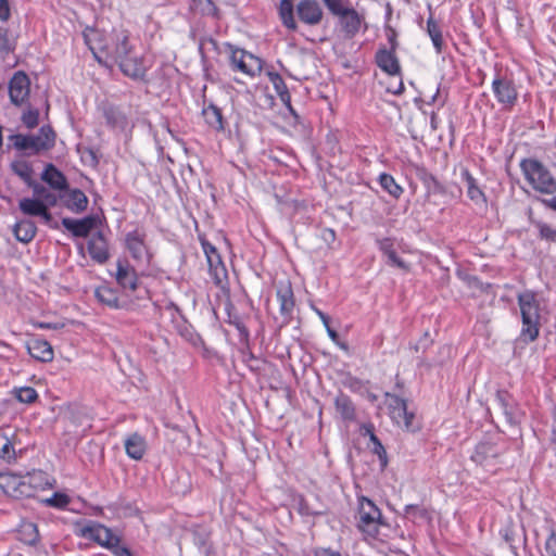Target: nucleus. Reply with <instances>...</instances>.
I'll use <instances>...</instances> for the list:
<instances>
[{
  "label": "nucleus",
  "instance_id": "1",
  "mask_svg": "<svg viewBox=\"0 0 556 556\" xmlns=\"http://www.w3.org/2000/svg\"><path fill=\"white\" fill-rule=\"evenodd\" d=\"M85 43L94 59L102 64V54L118 64L121 71L130 78H141L146 74L142 58L134 53L130 33L124 28H114L109 38L94 29L86 28L83 33Z\"/></svg>",
  "mask_w": 556,
  "mask_h": 556
},
{
  "label": "nucleus",
  "instance_id": "2",
  "mask_svg": "<svg viewBox=\"0 0 556 556\" xmlns=\"http://www.w3.org/2000/svg\"><path fill=\"white\" fill-rule=\"evenodd\" d=\"M521 314L522 327L520 339L533 342L538 339L541 328V305L532 291H525L517 296Z\"/></svg>",
  "mask_w": 556,
  "mask_h": 556
},
{
  "label": "nucleus",
  "instance_id": "3",
  "mask_svg": "<svg viewBox=\"0 0 556 556\" xmlns=\"http://www.w3.org/2000/svg\"><path fill=\"white\" fill-rule=\"evenodd\" d=\"M520 168L531 187L541 192L551 194L556 191V179L547 167L535 159H523Z\"/></svg>",
  "mask_w": 556,
  "mask_h": 556
},
{
  "label": "nucleus",
  "instance_id": "4",
  "mask_svg": "<svg viewBox=\"0 0 556 556\" xmlns=\"http://www.w3.org/2000/svg\"><path fill=\"white\" fill-rule=\"evenodd\" d=\"M9 139L18 151H25L28 155L38 154L50 150L55 143V132L50 126H42L37 135H11Z\"/></svg>",
  "mask_w": 556,
  "mask_h": 556
},
{
  "label": "nucleus",
  "instance_id": "5",
  "mask_svg": "<svg viewBox=\"0 0 556 556\" xmlns=\"http://www.w3.org/2000/svg\"><path fill=\"white\" fill-rule=\"evenodd\" d=\"M33 198H23L18 201L20 211L27 216L36 217L46 206H55L59 197L46 186L34 185Z\"/></svg>",
  "mask_w": 556,
  "mask_h": 556
},
{
  "label": "nucleus",
  "instance_id": "6",
  "mask_svg": "<svg viewBox=\"0 0 556 556\" xmlns=\"http://www.w3.org/2000/svg\"><path fill=\"white\" fill-rule=\"evenodd\" d=\"M384 525L382 514L375 503L367 498H359L357 528L369 538H377L379 526Z\"/></svg>",
  "mask_w": 556,
  "mask_h": 556
},
{
  "label": "nucleus",
  "instance_id": "7",
  "mask_svg": "<svg viewBox=\"0 0 556 556\" xmlns=\"http://www.w3.org/2000/svg\"><path fill=\"white\" fill-rule=\"evenodd\" d=\"M228 48L230 50V66L233 71L241 72L250 77L261 74L263 70L262 59L232 45H228Z\"/></svg>",
  "mask_w": 556,
  "mask_h": 556
},
{
  "label": "nucleus",
  "instance_id": "8",
  "mask_svg": "<svg viewBox=\"0 0 556 556\" xmlns=\"http://www.w3.org/2000/svg\"><path fill=\"white\" fill-rule=\"evenodd\" d=\"M492 92L504 111H511L518 101L516 85L514 80L506 75H495L492 81Z\"/></svg>",
  "mask_w": 556,
  "mask_h": 556
},
{
  "label": "nucleus",
  "instance_id": "9",
  "mask_svg": "<svg viewBox=\"0 0 556 556\" xmlns=\"http://www.w3.org/2000/svg\"><path fill=\"white\" fill-rule=\"evenodd\" d=\"M147 235L143 230L135 229L129 231L125 236V247L127 251L130 253L131 257L138 264H150L151 253L149 252L148 245L146 243Z\"/></svg>",
  "mask_w": 556,
  "mask_h": 556
},
{
  "label": "nucleus",
  "instance_id": "10",
  "mask_svg": "<svg viewBox=\"0 0 556 556\" xmlns=\"http://www.w3.org/2000/svg\"><path fill=\"white\" fill-rule=\"evenodd\" d=\"M9 97L12 104L23 106L28 103L30 94V79L23 71H17L9 80Z\"/></svg>",
  "mask_w": 556,
  "mask_h": 556
},
{
  "label": "nucleus",
  "instance_id": "11",
  "mask_svg": "<svg viewBox=\"0 0 556 556\" xmlns=\"http://www.w3.org/2000/svg\"><path fill=\"white\" fill-rule=\"evenodd\" d=\"M77 534L84 539L91 540L105 548H109L112 545L113 540L118 538V535L114 534L110 528L94 521H88L86 525L81 526L78 529Z\"/></svg>",
  "mask_w": 556,
  "mask_h": 556
},
{
  "label": "nucleus",
  "instance_id": "12",
  "mask_svg": "<svg viewBox=\"0 0 556 556\" xmlns=\"http://www.w3.org/2000/svg\"><path fill=\"white\" fill-rule=\"evenodd\" d=\"M388 399L390 416L394 422L406 430H413V419L415 415L407 410L406 401L397 395L390 394H388Z\"/></svg>",
  "mask_w": 556,
  "mask_h": 556
},
{
  "label": "nucleus",
  "instance_id": "13",
  "mask_svg": "<svg viewBox=\"0 0 556 556\" xmlns=\"http://www.w3.org/2000/svg\"><path fill=\"white\" fill-rule=\"evenodd\" d=\"M40 179L48 185V189L54 192L59 199L64 198V192L68 190L66 176L52 163L45 166Z\"/></svg>",
  "mask_w": 556,
  "mask_h": 556
},
{
  "label": "nucleus",
  "instance_id": "14",
  "mask_svg": "<svg viewBox=\"0 0 556 556\" xmlns=\"http://www.w3.org/2000/svg\"><path fill=\"white\" fill-rule=\"evenodd\" d=\"M502 454V450L492 442H480L476 445L470 458L476 464L483 467H492L496 464V458Z\"/></svg>",
  "mask_w": 556,
  "mask_h": 556
},
{
  "label": "nucleus",
  "instance_id": "15",
  "mask_svg": "<svg viewBox=\"0 0 556 556\" xmlns=\"http://www.w3.org/2000/svg\"><path fill=\"white\" fill-rule=\"evenodd\" d=\"M279 302V311L283 317V323H289L292 318L295 301L290 281L280 282L276 291Z\"/></svg>",
  "mask_w": 556,
  "mask_h": 556
},
{
  "label": "nucleus",
  "instance_id": "16",
  "mask_svg": "<svg viewBox=\"0 0 556 556\" xmlns=\"http://www.w3.org/2000/svg\"><path fill=\"white\" fill-rule=\"evenodd\" d=\"M299 20L309 26L318 25L323 20V10L315 0H301L296 5Z\"/></svg>",
  "mask_w": 556,
  "mask_h": 556
},
{
  "label": "nucleus",
  "instance_id": "17",
  "mask_svg": "<svg viewBox=\"0 0 556 556\" xmlns=\"http://www.w3.org/2000/svg\"><path fill=\"white\" fill-rule=\"evenodd\" d=\"M62 225L66 230L71 231L74 237L86 238L96 227L97 217L92 215L86 216L81 219L64 217L62 218Z\"/></svg>",
  "mask_w": 556,
  "mask_h": 556
},
{
  "label": "nucleus",
  "instance_id": "18",
  "mask_svg": "<svg viewBox=\"0 0 556 556\" xmlns=\"http://www.w3.org/2000/svg\"><path fill=\"white\" fill-rule=\"evenodd\" d=\"M375 60L378 67L388 75L395 76L401 74V65L395 51L381 48L376 52Z\"/></svg>",
  "mask_w": 556,
  "mask_h": 556
},
{
  "label": "nucleus",
  "instance_id": "19",
  "mask_svg": "<svg viewBox=\"0 0 556 556\" xmlns=\"http://www.w3.org/2000/svg\"><path fill=\"white\" fill-rule=\"evenodd\" d=\"M88 252L90 257L99 264H104L109 260L108 242L101 231L94 233L88 241Z\"/></svg>",
  "mask_w": 556,
  "mask_h": 556
},
{
  "label": "nucleus",
  "instance_id": "20",
  "mask_svg": "<svg viewBox=\"0 0 556 556\" xmlns=\"http://www.w3.org/2000/svg\"><path fill=\"white\" fill-rule=\"evenodd\" d=\"M378 249L388 258L387 264L390 266L397 267L404 271H409V265L403 261L394 249V241L391 238H383L377 240Z\"/></svg>",
  "mask_w": 556,
  "mask_h": 556
},
{
  "label": "nucleus",
  "instance_id": "21",
  "mask_svg": "<svg viewBox=\"0 0 556 556\" xmlns=\"http://www.w3.org/2000/svg\"><path fill=\"white\" fill-rule=\"evenodd\" d=\"M116 266L117 283L124 289L135 291L138 283L136 270L128 264L126 260H118Z\"/></svg>",
  "mask_w": 556,
  "mask_h": 556
},
{
  "label": "nucleus",
  "instance_id": "22",
  "mask_svg": "<svg viewBox=\"0 0 556 556\" xmlns=\"http://www.w3.org/2000/svg\"><path fill=\"white\" fill-rule=\"evenodd\" d=\"M127 456L135 460H140L147 453L148 444L146 438L138 432L130 433L124 441Z\"/></svg>",
  "mask_w": 556,
  "mask_h": 556
},
{
  "label": "nucleus",
  "instance_id": "23",
  "mask_svg": "<svg viewBox=\"0 0 556 556\" xmlns=\"http://www.w3.org/2000/svg\"><path fill=\"white\" fill-rule=\"evenodd\" d=\"M29 355L40 362H51L53 359V350L51 344L42 339H33L27 343Z\"/></svg>",
  "mask_w": 556,
  "mask_h": 556
},
{
  "label": "nucleus",
  "instance_id": "24",
  "mask_svg": "<svg viewBox=\"0 0 556 556\" xmlns=\"http://www.w3.org/2000/svg\"><path fill=\"white\" fill-rule=\"evenodd\" d=\"M462 178L467 185V195L477 205H485L486 204V195L483 190L478 186L477 179L471 175V173L464 168L462 169Z\"/></svg>",
  "mask_w": 556,
  "mask_h": 556
},
{
  "label": "nucleus",
  "instance_id": "25",
  "mask_svg": "<svg viewBox=\"0 0 556 556\" xmlns=\"http://www.w3.org/2000/svg\"><path fill=\"white\" fill-rule=\"evenodd\" d=\"M202 115L204 117L206 125L211 129L217 132L225 131L226 122L224 119L222 110L218 106H216L213 103H210L208 105L202 109Z\"/></svg>",
  "mask_w": 556,
  "mask_h": 556
},
{
  "label": "nucleus",
  "instance_id": "26",
  "mask_svg": "<svg viewBox=\"0 0 556 556\" xmlns=\"http://www.w3.org/2000/svg\"><path fill=\"white\" fill-rule=\"evenodd\" d=\"M203 252L207 258L210 270L213 273L215 278L219 281V275L225 274V267L222 262V257L218 254L216 248L208 241H202Z\"/></svg>",
  "mask_w": 556,
  "mask_h": 556
},
{
  "label": "nucleus",
  "instance_id": "27",
  "mask_svg": "<svg viewBox=\"0 0 556 556\" xmlns=\"http://www.w3.org/2000/svg\"><path fill=\"white\" fill-rule=\"evenodd\" d=\"M339 17L341 27L348 37H353L359 31L363 17L354 9H346Z\"/></svg>",
  "mask_w": 556,
  "mask_h": 556
},
{
  "label": "nucleus",
  "instance_id": "28",
  "mask_svg": "<svg viewBox=\"0 0 556 556\" xmlns=\"http://www.w3.org/2000/svg\"><path fill=\"white\" fill-rule=\"evenodd\" d=\"M363 435H368L371 443V452L376 454L380 460L381 468L387 467L388 456L384 446L379 438L375 434L374 426L371 424L364 425L361 429Z\"/></svg>",
  "mask_w": 556,
  "mask_h": 556
},
{
  "label": "nucleus",
  "instance_id": "29",
  "mask_svg": "<svg viewBox=\"0 0 556 556\" xmlns=\"http://www.w3.org/2000/svg\"><path fill=\"white\" fill-rule=\"evenodd\" d=\"M496 401L502 408L507 421L510 425L519 422V410L514 402V400L510 397V395L507 392L500 391L496 394Z\"/></svg>",
  "mask_w": 556,
  "mask_h": 556
},
{
  "label": "nucleus",
  "instance_id": "30",
  "mask_svg": "<svg viewBox=\"0 0 556 556\" xmlns=\"http://www.w3.org/2000/svg\"><path fill=\"white\" fill-rule=\"evenodd\" d=\"M64 205L73 213H81L88 206V198L80 189H68Z\"/></svg>",
  "mask_w": 556,
  "mask_h": 556
},
{
  "label": "nucleus",
  "instance_id": "31",
  "mask_svg": "<svg viewBox=\"0 0 556 556\" xmlns=\"http://www.w3.org/2000/svg\"><path fill=\"white\" fill-rule=\"evenodd\" d=\"M13 233L17 241L29 243L37 233V226L30 219H22L14 225Z\"/></svg>",
  "mask_w": 556,
  "mask_h": 556
},
{
  "label": "nucleus",
  "instance_id": "32",
  "mask_svg": "<svg viewBox=\"0 0 556 556\" xmlns=\"http://www.w3.org/2000/svg\"><path fill=\"white\" fill-rule=\"evenodd\" d=\"M278 12L281 23L286 28L293 31L298 29L292 0H281Z\"/></svg>",
  "mask_w": 556,
  "mask_h": 556
},
{
  "label": "nucleus",
  "instance_id": "33",
  "mask_svg": "<svg viewBox=\"0 0 556 556\" xmlns=\"http://www.w3.org/2000/svg\"><path fill=\"white\" fill-rule=\"evenodd\" d=\"M189 9L194 14L218 18V8L213 0H190Z\"/></svg>",
  "mask_w": 556,
  "mask_h": 556
},
{
  "label": "nucleus",
  "instance_id": "34",
  "mask_svg": "<svg viewBox=\"0 0 556 556\" xmlns=\"http://www.w3.org/2000/svg\"><path fill=\"white\" fill-rule=\"evenodd\" d=\"M18 540L28 545H35L39 541L37 525L31 521H22L17 529Z\"/></svg>",
  "mask_w": 556,
  "mask_h": 556
},
{
  "label": "nucleus",
  "instance_id": "35",
  "mask_svg": "<svg viewBox=\"0 0 556 556\" xmlns=\"http://www.w3.org/2000/svg\"><path fill=\"white\" fill-rule=\"evenodd\" d=\"M334 405L337 412L344 420L355 419V407L352 400L348 395L340 393L334 400Z\"/></svg>",
  "mask_w": 556,
  "mask_h": 556
},
{
  "label": "nucleus",
  "instance_id": "36",
  "mask_svg": "<svg viewBox=\"0 0 556 556\" xmlns=\"http://www.w3.org/2000/svg\"><path fill=\"white\" fill-rule=\"evenodd\" d=\"M12 172L18 176L29 188H33L34 185H40L35 181L31 177L33 168L30 164L26 161H14L11 163Z\"/></svg>",
  "mask_w": 556,
  "mask_h": 556
},
{
  "label": "nucleus",
  "instance_id": "37",
  "mask_svg": "<svg viewBox=\"0 0 556 556\" xmlns=\"http://www.w3.org/2000/svg\"><path fill=\"white\" fill-rule=\"evenodd\" d=\"M105 123L112 129L124 130L127 127V118L119 110L110 106L104 110Z\"/></svg>",
  "mask_w": 556,
  "mask_h": 556
},
{
  "label": "nucleus",
  "instance_id": "38",
  "mask_svg": "<svg viewBox=\"0 0 556 556\" xmlns=\"http://www.w3.org/2000/svg\"><path fill=\"white\" fill-rule=\"evenodd\" d=\"M427 33L431 38L437 53H441L444 45L442 30L439 23L433 18L432 15H430L427 20Z\"/></svg>",
  "mask_w": 556,
  "mask_h": 556
},
{
  "label": "nucleus",
  "instance_id": "39",
  "mask_svg": "<svg viewBox=\"0 0 556 556\" xmlns=\"http://www.w3.org/2000/svg\"><path fill=\"white\" fill-rule=\"evenodd\" d=\"M94 295L99 302L111 307L117 308L119 306V301L116 292L110 287L102 286L96 289Z\"/></svg>",
  "mask_w": 556,
  "mask_h": 556
},
{
  "label": "nucleus",
  "instance_id": "40",
  "mask_svg": "<svg viewBox=\"0 0 556 556\" xmlns=\"http://www.w3.org/2000/svg\"><path fill=\"white\" fill-rule=\"evenodd\" d=\"M544 528L547 532V538L544 542V551L542 552V556H556V530L553 521L546 518Z\"/></svg>",
  "mask_w": 556,
  "mask_h": 556
},
{
  "label": "nucleus",
  "instance_id": "41",
  "mask_svg": "<svg viewBox=\"0 0 556 556\" xmlns=\"http://www.w3.org/2000/svg\"><path fill=\"white\" fill-rule=\"evenodd\" d=\"M379 184L381 188L394 199H399L403 193V188L395 181L393 176L382 173L379 176Z\"/></svg>",
  "mask_w": 556,
  "mask_h": 556
},
{
  "label": "nucleus",
  "instance_id": "42",
  "mask_svg": "<svg viewBox=\"0 0 556 556\" xmlns=\"http://www.w3.org/2000/svg\"><path fill=\"white\" fill-rule=\"evenodd\" d=\"M531 223L536 228L541 240L556 243V229L553 226L542 220H532Z\"/></svg>",
  "mask_w": 556,
  "mask_h": 556
},
{
  "label": "nucleus",
  "instance_id": "43",
  "mask_svg": "<svg viewBox=\"0 0 556 556\" xmlns=\"http://www.w3.org/2000/svg\"><path fill=\"white\" fill-rule=\"evenodd\" d=\"M12 393L18 402L25 404H31L38 399L37 391L31 387L14 388Z\"/></svg>",
  "mask_w": 556,
  "mask_h": 556
},
{
  "label": "nucleus",
  "instance_id": "44",
  "mask_svg": "<svg viewBox=\"0 0 556 556\" xmlns=\"http://www.w3.org/2000/svg\"><path fill=\"white\" fill-rule=\"evenodd\" d=\"M41 503L48 507L64 509L71 503V497L65 493L55 492L50 497L42 498Z\"/></svg>",
  "mask_w": 556,
  "mask_h": 556
},
{
  "label": "nucleus",
  "instance_id": "45",
  "mask_svg": "<svg viewBox=\"0 0 556 556\" xmlns=\"http://www.w3.org/2000/svg\"><path fill=\"white\" fill-rule=\"evenodd\" d=\"M15 50V42L9 38L8 29L0 26V58L5 59Z\"/></svg>",
  "mask_w": 556,
  "mask_h": 556
},
{
  "label": "nucleus",
  "instance_id": "46",
  "mask_svg": "<svg viewBox=\"0 0 556 556\" xmlns=\"http://www.w3.org/2000/svg\"><path fill=\"white\" fill-rule=\"evenodd\" d=\"M404 517L416 521L417 519H427L428 511L420 505L409 504L404 507Z\"/></svg>",
  "mask_w": 556,
  "mask_h": 556
},
{
  "label": "nucleus",
  "instance_id": "47",
  "mask_svg": "<svg viewBox=\"0 0 556 556\" xmlns=\"http://www.w3.org/2000/svg\"><path fill=\"white\" fill-rule=\"evenodd\" d=\"M0 458L11 460L15 458V451L11 441L0 434Z\"/></svg>",
  "mask_w": 556,
  "mask_h": 556
},
{
  "label": "nucleus",
  "instance_id": "48",
  "mask_svg": "<svg viewBox=\"0 0 556 556\" xmlns=\"http://www.w3.org/2000/svg\"><path fill=\"white\" fill-rule=\"evenodd\" d=\"M268 79L271 83L277 96L289 90L283 78L281 75L277 72H268L267 73Z\"/></svg>",
  "mask_w": 556,
  "mask_h": 556
},
{
  "label": "nucleus",
  "instance_id": "49",
  "mask_svg": "<svg viewBox=\"0 0 556 556\" xmlns=\"http://www.w3.org/2000/svg\"><path fill=\"white\" fill-rule=\"evenodd\" d=\"M121 538L118 536L116 540H113L112 545L108 548L110 549L114 556H131V552L126 546H121Z\"/></svg>",
  "mask_w": 556,
  "mask_h": 556
},
{
  "label": "nucleus",
  "instance_id": "50",
  "mask_svg": "<svg viewBox=\"0 0 556 556\" xmlns=\"http://www.w3.org/2000/svg\"><path fill=\"white\" fill-rule=\"evenodd\" d=\"M38 112L29 110L22 115V122L27 128H34L38 124Z\"/></svg>",
  "mask_w": 556,
  "mask_h": 556
},
{
  "label": "nucleus",
  "instance_id": "51",
  "mask_svg": "<svg viewBox=\"0 0 556 556\" xmlns=\"http://www.w3.org/2000/svg\"><path fill=\"white\" fill-rule=\"evenodd\" d=\"M326 7L328 8V10L333 14V15H337V16H341L343 14L344 11H346L348 8H343L340 0H331V1H327V4Z\"/></svg>",
  "mask_w": 556,
  "mask_h": 556
},
{
  "label": "nucleus",
  "instance_id": "52",
  "mask_svg": "<svg viewBox=\"0 0 556 556\" xmlns=\"http://www.w3.org/2000/svg\"><path fill=\"white\" fill-rule=\"evenodd\" d=\"M280 101L283 103V105L287 108V110L292 114L293 116H298L295 110L293 109L291 104V96L289 90L278 94Z\"/></svg>",
  "mask_w": 556,
  "mask_h": 556
},
{
  "label": "nucleus",
  "instance_id": "53",
  "mask_svg": "<svg viewBox=\"0 0 556 556\" xmlns=\"http://www.w3.org/2000/svg\"><path fill=\"white\" fill-rule=\"evenodd\" d=\"M51 206H46L36 217H40L43 223L52 228H58V225L56 224H52L53 222V218H52V214L50 213L49 208Z\"/></svg>",
  "mask_w": 556,
  "mask_h": 556
},
{
  "label": "nucleus",
  "instance_id": "54",
  "mask_svg": "<svg viewBox=\"0 0 556 556\" xmlns=\"http://www.w3.org/2000/svg\"><path fill=\"white\" fill-rule=\"evenodd\" d=\"M11 11L9 0H0V21L7 22L10 18Z\"/></svg>",
  "mask_w": 556,
  "mask_h": 556
},
{
  "label": "nucleus",
  "instance_id": "55",
  "mask_svg": "<svg viewBox=\"0 0 556 556\" xmlns=\"http://www.w3.org/2000/svg\"><path fill=\"white\" fill-rule=\"evenodd\" d=\"M181 334L193 345H198V343L201 341L200 337L193 333L191 329L186 328Z\"/></svg>",
  "mask_w": 556,
  "mask_h": 556
},
{
  "label": "nucleus",
  "instance_id": "56",
  "mask_svg": "<svg viewBox=\"0 0 556 556\" xmlns=\"http://www.w3.org/2000/svg\"><path fill=\"white\" fill-rule=\"evenodd\" d=\"M37 328L39 329H60L63 327V325H60V324H53V323H43V321H39L35 325Z\"/></svg>",
  "mask_w": 556,
  "mask_h": 556
},
{
  "label": "nucleus",
  "instance_id": "57",
  "mask_svg": "<svg viewBox=\"0 0 556 556\" xmlns=\"http://www.w3.org/2000/svg\"><path fill=\"white\" fill-rule=\"evenodd\" d=\"M323 238H324V240H325V241H327V242H332V241H334V239H336V232H334V230H333V229H331V228H325V229L323 230Z\"/></svg>",
  "mask_w": 556,
  "mask_h": 556
},
{
  "label": "nucleus",
  "instance_id": "58",
  "mask_svg": "<svg viewBox=\"0 0 556 556\" xmlns=\"http://www.w3.org/2000/svg\"><path fill=\"white\" fill-rule=\"evenodd\" d=\"M315 312L319 316L320 321H323L324 326L328 327V325L330 324L329 316L327 314H325L324 312H321L320 309H318V308H316Z\"/></svg>",
  "mask_w": 556,
  "mask_h": 556
},
{
  "label": "nucleus",
  "instance_id": "59",
  "mask_svg": "<svg viewBox=\"0 0 556 556\" xmlns=\"http://www.w3.org/2000/svg\"><path fill=\"white\" fill-rule=\"evenodd\" d=\"M388 91L392 92L393 94H401V93H403V91H404V85H403V81H402V80H400V81H399V84H397V86H395V88H391V87H389V88H388Z\"/></svg>",
  "mask_w": 556,
  "mask_h": 556
},
{
  "label": "nucleus",
  "instance_id": "60",
  "mask_svg": "<svg viewBox=\"0 0 556 556\" xmlns=\"http://www.w3.org/2000/svg\"><path fill=\"white\" fill-rule=\"evenodd\" d=\"M542 203L556 211V195L551 199H543Z\"/></svg>",
  "mask_w": 556,
  "mask_h": 556
},
{
  "label": "nucleus",
  "instance_id": "61",
  "mask_svg": "<svg viewBox=\"0 0 556 556\" xmlns=\"http://www.w3.org/2000/svg\"><path fill=\"white\" fill-rule=\"evenodd\" d=\"M430 126L433 130L438 129V115L434 112L430 116Z\"/></svg>",
  "mask_w": 556,
  "mask_h": 556
},
{
  "label": "nucleus",
  "instance_id": "62",
  "mask_svg": "<svg viewBox=\"0 0 556 556\" xmlns=\"http://www.w3.org/2000/svg\"><path fill=\"white\" fill-rule=\"evenodd\" d=\"M389 41H390V45H391V51H395L396 50V47H397V42H396V39H395V34L394 31L392 30L391 35L389 36Z\"/></svg>",
  "mask_w": 556,
  "mask_h": 556
},
{
  "label": "nucleus",
  "instance_id": "63",
  "mask_svg": "<svg viewBox=\"0 0 556 556\" xmlns=\"http://www.w3.org/2000/svg\"><path fill=\"white\" fill-rule=\"evenodd\" d=\"M326 330H327L328 336H329L333 341H336V340L338 339V333H337V331H336L334 329H332V328L330 327V324L328 325V327H326Z\"/></svg>",
  "mask_w": 556,
  "mask_h": 556
},
{
  "label": "nucleus",
  "instance_id": "64",
  "mask_svg": "<svg viewBox=\"0 0 556 556\" xmlns=\"http://www.w3.org/2000/svg\"><path fill=\"white\" fill-rule=\"evenodd\" d=\"M11 346L0 340V357H4V350H10Z\"/></svg>",
  "mask_w": 556,
  "mask_h": 556
}]
</instances>
